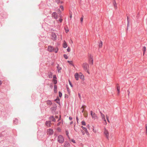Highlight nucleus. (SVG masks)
Returning a JSON list of instances; mask_svg holds the SVG:
<instances>
[{"label": "nucleus", "mask_w": 147, "mask_h": 147, "mask_svg": "<svg viewBox=\"0 0 147 147\" xmlns=\"http://www.w3.org/2000/svg\"><path fill=\"white\" fill-rule=\"evenodd\" d=\"M143 55H144L146 51V47H145L144 46L143 47Z\"/></svg>", "instance_id": "obj_25"}, {"label": "nucleus", "mask_w": 147, "mask_h": 147, "mask_svg": "<svg viewBox=\"0 0 147 147\" xmlns=\"http://www.w3.org/2000/svg\"><path fill=\"white\" fill-rule=\"evenodd\" d=\"M65 32L66 33H67L69 31V30L68 29H65Z\"/></svg>", "instance_id": "obj_46"}, {"label": "nucleus", "mask_w": 147, "mask_h": 147, "mask_svg": "<svg viewBox=\"0 0 147 147\" xmlns=\"http://www.w3.org/2000/svg\"><path fill=\"white\" fill-rule=\"evenodd\" d=\"M82 134L83 135H84L85 134V133L84 132V131H82Z\"/></svg>", "instance_id": "obj_49"}, {"label": "nucleus", "mask_w": 147, "mask_h": 147, "mask_svg": "<svg viewBox=\"0 0 147 147\" xmlns=\"http://www.w3.org/2000/svg\"><path fill=\"white\" fill-rule=\"evenodd\" d=\"M70 17L71 18V16H70Z\"/></svg>", "instance_id": "obj_61"}, {"label": "nucleus", "mask_w": 147, "mask_h": 147, "mask_svg": "<svg viewBox=\"0 0 147 147\" xmlns=\"http://www.w3.org/2000/svg\"><path fill=\"white\" fill-rule=\"evenodd\" d=\"M67 44L65 41H63V47L64 48H66L67 47Z\"/></svg>", "instance_id": "obj_15"}, {"label": "nucleus", "mask_w": 147, "mask_h": 147, "mask_svg": "<svg viewBox=\"0 0 147 147\" xmlns=\"http://www.w3.org/2000/svg\"><path fill=\"white\" fill-rule=\"evenodd\" d=\"M57 130L58 131H60L61 130V129H60V128H58L57 129Z\"/></svg>", "instance_id": "obj_43"}, {"label": "nucleus", "mask_w": 147, "mask_h": 147, "mask_svg": "<svg viewBox=\"0 0 147 147\" xmlns=\"http://www.w3.org/2000/svg\"><path fill=\"white\" fill-rule=\"evenodd\" d=\"M75 77L77 80H78L79 79V75L78 73H76L75 74Z\"/></svg>", "instance_id": "obj_13"}, {"label": "nucleus", "mask_w": 147, "mask_h": 147, "mask_svg": "<svg viewBox=\"0 0 147 147\" xmlns=\"http://www.w3.org/2000/svg\"><path fill=\"white\" fill-rule=\"evenodd\" d=\"M106 118H107V119L109 123V117L107 115L106 116Z\"/></svg>", "instance_id": "obj_40"}, {"label": "nucleus", "mask_w": 147, "mask_h": 147, "mask_svg": "<svg viewBox=\"0 0 147 147\" xmlns=\"http://www.w3.org/2000/svg\"><path fill=\"white\" fill-rule=\"evenodd\" d=\"M67 62L70 64V65H72V66H74V64L73 63V61H68Z\"/></svg>", "instance_id": "obj_26"}, {"label": "nucleus", "mask_w": 147, "mask_h": 147, "mask_svg": "<svg viewBox=\"0 0 147 147\" xmlns=\"http://www.w3.org/2000/svg\"><path fill=\"white\" fill-rule=\"evenodd\" d=\"M62 19H59V21L60 22H61L62 21Z\"/></svg>", "instance_id": "obj_44"}, {"label": "nucleus", "mask_w": 147, "mask_h": 147, "mask_svg": "<svg viewBox=\"0 0 147 147\" xmlns=\"http://www.w3.org/2000/svg\"><path fill=\"white\" fill-rule=\"evenodd\" d=\"M145 128L146 129V133L147 135V123L146 124Z\"/></svg>", "instance_id": "obj_34"}, {"label": "nucleus", "mask_w": 147, "mask_h": 147, "mask_svg": "<svg viewBox=\"0 0 147 147\" xmlns=\"http://www.w3.org/2000/svg\"><path fill=\"white\" fill-rule=\"evenodd\" d=\"M101 43H102V42H101Z\"/></svg>", "instance_id": "obj_63"}, {"label": "nucleus", "mask_w": 147, "mask_h": 147, "mask_svg": "<svg viewBox=\"0 0 147 147\" xmlns=\"http://www.w3.org/2000/svg\"><path fill=\"white\" fill-rule=\"evenodd\" d=\"M61 3H63V2L62 1H60V2Z\"/></svg>", "instance_id": "obj_57"}, {"label": "nucleus", "mask_w": 147, "mask_h": 147, "mask_svg": "<svg viewBox=\"0 0 147 147\" xmlns=\"http://www.w3.org/2000/svg\"><path fill=\"white\" fill-rule=\"evenodd\" d=\"M83 113V115L85 117H87L88 114L86 111H85Z\"/></svg>", "instance_id": "obj_18"}, {"label": "nucleus", "mask_w": 147, "mask_h": 147, "mask_svg": "<svg viewBox=\"0 0 147 147\" xmlns=\"http://www.w3.org/2000/svg\"><path fill=\"white\" fill-rule=\"evenodd\" d=\"M116 86H117V90L118 91V94H119L120 93V86H119V85L118 84H116Z\"/></svg>", "instance_id": "obj_9"}, {"label": "nucleus", "mask_w": 147, "mask_h": 147, "mask_svg": "<svg viewBox=\"0 0 147 147\" xmlns=\"http://www.w3.org/2000/svg\"><path fill=\"white\" fill-rule=\"evenodd\" d=\"M103 134L105 137H106L109 140V132L105 128Z\"/></svg>", "instance_id": "obj_3"}, {"label": "nucleus", "mask_w": 147, "mask_h": 147, "mask_svg": "<svg viewBox=\"0 0 147 147\" xmlns=\"http://www.w3.org/2000/svg\"><path fill=\"white\" fill-rule=\"evenodd\" d=\"M16 120H17V121H18V119H16Z\"/></svg>", "instance_id": "obj_62"}, {"label": "nucleus", "mask_w": 147, "mask_h": 147, "mask_svg": "<svg viewBox=\"0 0 147 147\" xmlns=\"http://www.w3.org/2000/svg\"><path fill=\"white\" fill-rule=\"evenodd\" d=\"M57 87L56 85H55L54 86V91L55 92L57 93Z\"/></svg>", "instance_id": "obj_23"}, {"label": "nucleus", "mask_w": 147, "mask_h": 147, "mask_svg": "<svg viewBox=\"0 0 147 147\" xmlns=\"http://www.w3.org/2000/svg\"><path fill=\"white\" fill-rule=\"evenodd\" d=\"M58 141L60 143H62L64 141L63 137L61 135H59L57 138Z\"/></svg>", "instance_id": "obj_2"}, {"label": "nucleus", "mask_w": 147, "mask_h": 147, "mask_svg": "<svg viewBox=\"0 0 147 147\" xmlns=\"http://www.w3.org/2000/svg\"><path fill=\"white\" fill-rule=\"evenodd\" d=\"M80 20H81V22H82V21H83V18H81Z\"/></svg>", "instance_id": "obj_48"}, {"label": "nucleus", "mask_w": 147, "mask_h": 147, "mask_svg": "<svg viewBox=\"0 0 147 147\" xmlns=\"http://www.w3.org/2000/svg\"><path fill=\"white\" fill-rule=\"evenodd\" d=\"M48 75L49 78H52L53 73L51 72H49Z\"/></svg>", "instance_id": "obj_20"}, {"label": "nucleus", "mask_w": 147, "mask_h": 147, "mask_svg": "<svg viewBox=\"0 0 147 147\" xmlns=\"http://www.w3.org/2000/svg\"><path fill=\"white\" fill-rule=\"evenodd\" d=\"M59 97H61L62 96V93L60 92H59Z\"/></svg>", "instance_id": "obj_33"}, {"label": "nucleus", "mask_w": 147, "mask_h": 147, "mask_svg": "<svg viewBox=\"0 0 147 147\" xmlns=\"http://www.w3.org/2000/svg\"><path fill=\"white\" fill-rule=\"evenodd\" d=\"M58 49L57 47L54 49V52H55V53H57L58 52Z\"/></svg>", "instance_id": "obj_27"}, {"label": "nucleus", "mask_w": 147, "mask_h": 147, "mask_svg": "<svg viewBox=\"0 0 147 147\" xmlns=\"http://www.w3.org/2000/svg\"><path fill=\"white\" fill-rule=\"evenodd\" d=\"M127 92H128V95H129V93H130V92H129V91H128V90Z\"/></svg>", "instance_id": "obj_53"}, {"label": "nucleus", "mask_w": 147, "mask_h": 147, "mask_svg": "<svg viewBox=\"0 0 147 147\" xmlns=\"http://www.w3.org/2000/svg\"><path fill=\"white\" fill-rule=\"evenodd\" d=\"M53 79H55L57 78L56 76L55 75H54L53 76Z\"/></svg>", "instance_id": "obj_41"}, {"label": "nucleus", "mask_w": 147, "mask_h": 147, "mask_svg": "<svg viewBox=\"0 0 147 147\" xmlns=\"http://www.w3.org/2000/svg\"><path fill=\"white\" fill-rule=\"evenodd\" d=\"M71 141L72 142H73V143H76L75 141V140H74L73 139H71Z\"/></svg>", "instance_id": "obj_42"}, {"label": "nucleus", "mask_w": 147, "mask_h": 147, "mask_svg": "<svg viewBox=\"0 0 147 147\" xmlns=\"http://www.w3.org/2000/svg\"><path fill=\"white\" fill-rule=\"evenodd\" d=\"M69 84H70V86H71V87H73V86H72V84H71V82H70V81H69Z\"/></svg>", "instance_id": "obj_38"}, {"label": "nucleus", "mask_w": 147, "mask_h": 147, "mask_svg": "<svg viewBox=\"0 0 147 147\" xmlns=\"http://www.w3.org/2000/svg\"><path fill=\"white\" fill-rule=\"evenodd\" d=\"M101 116H102V119L104 120V121L105 122V125H106L107 124V122H106V120L105 118V116L102 113Z\"/></svg>", "instance_id": "obj_16"}, {"label": "nucleus", "mask_w": 147, "mask_h": 147, "mask_svg": "<svg viewBox=\"0 0 147 147\" xmlns=\"http://www.w3.org/2000/svg\"><path fill=\"white\" fill-rule=\"evenodd\" d=\"M69 119L70 120H71L72 119V118L71 117H69Z\"/></svg>", "instance_id": "obj_45"}, {"label": "nucleus", "mask_w": 147, "mask_h": 147, "mask_svg": "<svg viewBox=\"0 0 147 147\" xmlns=\"http://www.w3.org/2000/svg\"><path fill=\"white\" fill-rule=\"evenodd\" d=\"M78 95H79V97L80 98L81 97V96H80V94H78Z\"/></svg>", "instance_id": "obj_52"}, {"label": "nucleus", "mask_w": 147, "mask_h": 147, "mask_svg": "<svg viewBox=\"0 0 147 147\" xmlns=\"http://www.w3.org/2000/svg\"><path fill=\"white\" fill-rule=\"evenodd\" d=\"M56 2L57 3V4H59L60 2V0H55Z\"/></svg>", "instance_id": "obj_32"}, {"label": "nucleus", "mask_w": 147, "mask_h": 147, "mask_svg": "<svg viewBox=\"0 0 147 147\" xmlns=\"http://www.w3.org/2000/svg\"><path fill=\"white\" fill-rule=\"evenodd\" d=\"M87 127H88H88H89V125H88Z\"/></svg>", "instance_id": "obj_56"}, {"label": "nucleus", "mask_w": 147, "mask_h": 147, "mask_svg": "<svg viewBox=\"0 0 147 147\" xmlns=\"http://www.w3.org/2000/svg\"><path fill=\"white\" fill-rule=\"evenodd\" d=\"M67 90H68V92H69H69H70V91L69 90V89H68V88H67Z\"/></svg>", "instance_id": "obj_54"}, {"label": "nucleus", "mask_w": 147, "mask_h": 147, "mask_svg": "<svg viewBox=\"0 0 147 147\" xmlns=\"http://www.w3.org/2000/svg\"><path fill=\"white\" fill-rule=\"evenodd\" d=\"M50 120L51 121L53 122H55L56 121L55 119L53 116H51L50 117Z\"/></svg>", "instance_id": "obj_21"}, {"label": "nucleus", "mask_w": 147, "mask_h": 147, "mask_svg": "<svg viewBox=\"0 0 147 147\" xmlns=\"http://www.w3.org/2000/svg\"><path fill=\"white\" fill-rule=\"evenodd\" d=\"M47 50L49 52H53L54 51V48H53V47L51 46H49L48 47Z\"/></svg>", "instance_id": "obj_7"}, {"label": "nucleus", "mask_w": 147, "mask_h": 147, "mask_svg": "<svg viewBox=\"0 0 147 147\" xmlns=\"http://www.w3.org/2000/svg\"><path fill=\"white\" fill-rule=\"evenodd\" d=\"M81 127L82 128V129L85 131L86 133L87 134V135H88L89 134L88 131L87 130L86 128L83 126H82Z\"/></svg>", "instance_id": "obj_14"}, {"label": "nucleus", "mask_w": 147, "mask_h": 147, "mask_svg": "<svg viewBox=\"0 0 147 147\" xmlns=\"http://www.w3.org/2000/svg\"><path fill=\"white\" fill-rule=\"evenodd\" d=\"M66 135L67 136V137H69V135H68L69 132H68V131H66Z\"/></svg>", "instance_id": "obj_35"}, {"label": "nucleus", "mask_w": 147, "mask_h": 147, "mask_svg": "<svg viewBox=\"0 0 147 147\" xmlns=\"http://www.w3.org/2000/svg\"><path fill=\"white\" fill-rule=\"evenodd\" d=\"M89 62L92 65L93 64V59L91 57L90 59Z\"/></svg>", "instance_id": "obj_22"}, {"label": "nucleus", "mask_w": 147, "mask_h": 147, "mask_svg": "<svg viewBox=\"0 0 147 147\" xmlns=\"http://www.w3.org/2000/svg\"><path fill=\"white\" fill-rule=\"evenodd\" d=\"M52 39L53 40H55L57 39V36L54 33H52L51 34Z\"/></svg>", "instance_id": "obj_5"}, {"label": "nucleus", "mask_w": 147, "mask_h": 147, "mask_svg": "<svg viewBox=\"0 0 147 147\" xmlns=\"http://www.w3.org/2000/svg\"><path fill=\"white\" fill-rule=\"evenodd\" d=\"M60 8L62 10V11L63 10V7L62 6V5H61L60 6Z\"/></svg>", "instance_id": "obj_37"}, {"label": "nucleus", "mask_w": 147, "mask_h": 147, "mask_svg": "<svg viewBox=\"0 0 147 147\" xmlns=\"http://www.w3.org/2000/svg\"><path fill=\"white\" fill-rule=\"evenodd\" d=\"M53 133V131L51 129H49L47 130V134L50 135H52Z\"/></svg>", "instance_id": "obj_4"}, {"label": "nucleus", "mask_w": 147, "mask_h": 147, "mask_svg": "<svg viewBox=\"0 0 147 147\" xmlns=\"http://www.w3.org/2000/svg\"><path fill=\"white\" fill-rule=\"evenodd\" d=\"M84 76L82 74L80 76V78L83 80H84Z\"/></svg>", "instance_id": "obj_24"}, {"label": "nucleus", "mask_w": 147, "mask_h": 147, "mask_svg": "<svg viewBox=\"0 0 147 147\" xmlns=\"http://www.w3.org/2000/svg\"><path fill=\"white\" fill-rule=\"evenodd\" d=\"M53 81L54 84H57V81L56 80L53 79Z\"/></svg>", "instance_id": "obj_30"}, {"label": "nucleus", "mask_w": 147, "mask_h": 147, "mask_svg": "<svg viewBox=\"0 0 147 147\" xmlns=\"http://www.w3.org/2000/svg\"><path fill=\"white\" fill-rule=\"evenodd\" d=\"M55 118L57 119L58 118V116H56L55 117Z\"/></svg>", "instance_id": "obj_51"}, {"label": "nucleus", "mask_w": 147, "mask_h": 147, "mask_svg": "<svg viewBox=\"0 0 147 147\" xmlns=\"http://www.w3.org/2000/svg\"><path fill=\"white\" fill-rule=\"evenodd\" d=\"M52 16L55 19H57V15L55 12H53L52 14Z\"/></svg>", "instance_id": "obj_8"}, {"label": "nucleus", "mask_w": 147, "mask_h": 147, "mask_svg": "<svg viewBox=\"0 0 147 147\" xmlns=\"http://www.w3.org/2000/svg\"><path fill=\"white\" fill-rule=\"evenodd\" d=\"M127 25H128V24H129V18L128 16H127Z\"/></svg>", "instance_id": "obj_39"}, {"label": "nucleus", "mask_w": 147, "mask_h": 147, "mask_svg": "<svg viewBox=\"0 0 147 147\" xmlns=\"http://www.w3.org/2000/svg\"><path fill=\"white\" fill-rule=\"evenodd\" d=\"M91 115L92 117V119H95L97 118V117L95 113L92 112V111H91Z\"/></svg>", "instance_id": "obj_6"}, {"label": "nucleus", "mask_w": 147, "mask_h": 147, "mask_svg": "<svg viewBox=\"0 0 147 147\" xmlns=\"http://www.w3.org/2000/svg\"><path fill=\"white\" fill-rule=\"evenodd\" d=\"M60 123H61V122H59V123H58L57 124V126H59L60 125Z\"/></svg>", "instance_id": "obj_47"}, {"label": "nucleus", "mask_w": 147, "mask_h": 147, "mask_svg": "<svg viewBox=\"0 0 147 147\" xmlns=\"http://www.w3.org/2000/svg\"><path fill=\"white\" fill-rule=\"evenodd\" d=\"M61 119V117H60V118L58 119V121H59V120H60Z\"/></svg>", "instance_id": "obj_55"}, {"label": "nucleus", "mask_w": 147, "mask_h": 147, "mask_svg": "<svg viewBox=\"0 0 147 147\" xmlns=\"http://www.w3.org/2000/svg\"><path fill=\"white\" fill-rule=\"evenodd\" d=\"M86 106L85 105H83L80 109H82V113H83L85 111H84V109L86 108Z\"/></svg>", "instance_id": "obj_17"}, {"label": "nucleus", "mask_w": 147, "mask_h": 147, "mask_svg": "<svg viewBox=\"0 0 147 147\" xmlns=\"http://www.w3.org/2000/svg\"><path fill=\"white\" fill-rule=\"evenodd\" d=\"M65 146H70V144L69 143L67 142L65 144Z\"/></svg>", "instance_id": "obj_29"}, {"label": "nucleus", "mask_w": 147, "mask_h": 147, "mask_svg": "<svg viewBox=\"0 0 147 147\" xmlns=\"http://www.w3.org/2000/svg\"><path fill=\"white\" fill-rule=\"evenodd\" d=\"M46 102L48 105H51L52 104L51 101L50 100L47 101Z\"/></svg>", "instance_id": "obj_19"}, {"label": "nucleus", "mask_w": 147, "mask_h": 147, "mask_svg": "<svg viewBox=\"0 0 147 147\" xmlns=\"http://www.w3.org/2000/svg\"><path fill=\"white\" fill-rule=\"evenodd\" d=\"M51 122L50 121H47L46 122V125L48 127H50L51 126Z\"/></svg>", "instance_id": "obj_10"}, {"label": "nucleus", "mask_w": 147, "mask_h": 147, "mask_svg": "<svg viewBox=\"0 0 147 147\" xmlns=\"http://www.w3.org/2000/svg\"><path fill=\"white\" fill-rule=\"evenodd\" d=\"M82 125H86V123L84 121H83L82 122Z\"/></svg>", "instance_id": "obj_28"}, {"label": "nucleus", "mask_w": 147, "mask_h": 147, "mask_svg": "<svg viewBox=\"0 0 147 147\" xmlns=\"http://www.w3.org/2000/svg\"><path fill=\"white\" fill-rule=\"evenodd\" d=\"M65 59H67L68 58V57L67 55L65 54H64L63 55Z\"/></svg>", "instance_id": "obj_31"}, {"label": "nucleus", "mask_w": 147, "mask_h": 147, "mask_svg": "<svg viewBox=\"0 0 147 147\" xmlns=\"http://www.w3.org/2000/svg\"><path fill=\"white\" fill-rule=\"evenodd\" d=\"M76 119H77V120H78V117H76Z\"/></svg>", "instance_id": "obj_59"}, {"label": "nucleus", "mask_w": 147, "mask_h": 147, "mask_svg": "<svg viewBox=\"0 0 147 147\" xmlns=\"http://www.w3.org/2000/svg\"><path fill=\"white\" fill-rule=\"evenodd\" d=\"M72 123H73V122H71L70 123V124H72Z\"/></svg>", "instance_id": "obj_58"}, {"label": "nucleus", "mask_w": 147, "mask_h": 147, "mask_svg": "<svg viewBox=\"0 0 147 147\" xmlns=\"http://www.w3.org/2000/svg\"><path fill=\"white\" fill-rule=\"evenodd\" d=\"M61 39L62 38H61Z\"/></svg>", "instance_id": "obj_60"}, {"label": "nucleus", "mask_w": 147, "mask_h": 147, "mask_svg": "<svg viewBox=\"0 0 147 147\" xmlns=\"http://www.w3.org/2000/svg\"><path fill=\"white\" fill-rule=\"evenodd\" d=\"M113 3L115 9H117V7L115 0H114L113 1Z\"/></svg>", "instance_id": "obj_12"}, {"label": "nucleus", "mask_w": 147, "mask_h": 147, "mask_svg": "<svg viewBox=\"0 0 147 147\" xmlns=\"http://www.w3.org/2000/svg\"><path fill=\"white\" fill-rule=\"evenodd\" d=\"M82 66L84 69L86 71L88 74H90L89 71V66L88 64L86 63H83L82 65Z\"/></svg>", "instance_id": "obj_1"}, {"label": "nucleus", "mask_w": 147, "mask_h": 147, "mask_svg": "<svg viewBox=\"0 0 147 147\" xmlns=\"http://www.w3.org/2000/svg\"><path fill=\"white\" fill-rule=\"evenodd\" d=\"M2 84V82L1 80H0V85H1Z\"/></svg>", "instance_id": "obj_50"}, {"label": "nucleus", "mask_w": 147, "mask_h": 147, "mask_svg": "<svg viewBox=\"0 0 147 147\" xmlns=\"http://www.w3.org/2000/svg\"><path fill=\"white\" fill-rule=\"evenodd\" d=\"M57 71L58 73H61V70L62 69V68L61 67H60L59 65L58 64L57 65Z\"/></svg>", "instance_id": "obj_11"}, {"label": "nucleus", "mask_w": 147, "mask_h": 147, "mask_svg": "<svg viewBox=\"0 0 147 147\" xmlns=\"http://www.w3.org/2000/svg\"><path fill=\"white\" fill-rule=\"evenodd\" d=\"M70 48L69 47H68L67 49V51L68 52H69L70 51Z\"/></svg>", "instance_id": "obj_36"}]
</instances>
